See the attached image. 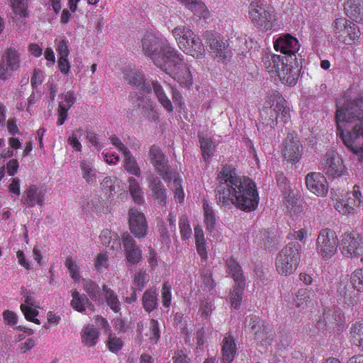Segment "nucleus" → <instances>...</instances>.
Here are the masks:
<instances>
[{"mask_svg":"<svg viewBox=\"0 0 363 363\" xmlns=\"http://www.w3.org/2000/svg\"><path fill=\"white\" fill-rule=\"evenodd\" d=\"M216 179L218 184L215 191L216 200L221 208L233 204L245 212L257 208L259 196L252 179L237 175L235 169L228 164L222 167Z\"/></svg>","mask_w":363,"mask_h":363,"instance_id":"nucleus-1","label":"nucleus"},{"mask_svg":"<svg viewBox=\"0 0 363 363\" xmlns=\"http://www.w3.org/2000/svg\"><path fill=\"white\" fill-rule=\"evenodd\" d=\"M337 135L344 145L363 160V97L348 101L335 112Z\"/></svg>","mask_w":363,"mask_h":363,"instance_id":"nucleus-2","label":"nucleus"},{"mask_svg":"<svg viewBox=\"0 0 363 363\" xmlns=\"http://www.w3.org/2000/svg\"><path fill=\"white\" fill-rule=\"evenodd\" d=\"M260 121L259 125H263L274 128L278 120L286 123L291 118L290 108L285 99L278 91H274L264 101L259 111ZM258 128H260L258 126Z\"/></svg>","mask_w":363,"mask_h":363,"instance_id":"nucleus-3","label":"nucleus"},{"mask_svg":"<svg viewBox=\"0 0 363 363\" xmlns=\"http://www.w3.org/2000/svg\"><path fill=\"white\" fill-rule=\"evenodd\" d=\"M266 71L272 77H278L280 81L288 86H292L298 78V67L294 66L283 57L274 53H266L262 57Z\"/></svg>","mask_w":363,"mask_h":363,"instance_id":"nucleus-4","label":"nucleus"},{"mask_svg":"<svg viewBox=\"0 0 363 363\" xmlns=\"http://www.w3.org/2000/svg\"><path fill=\"white\" fill-rule=\"evenodd\" d=\"M167 54H169V57L159 68L169 74L181 87L189 89L193 85V77L184 56L177 50H167Z\"/></svg>","mask_w":363,"mask_h":363,"instance_id":"nucleus-5","label":"nucleus"},{"mask_svg":"<svg viewBox=\"0 0 363 363\" xmlns=\"http://www.w3.org/2000/svg\"><path fill=\"white\" fill-rule=\"evenodd\" d=\"M251 23L262 31H269L277 25L279 15L273 6L263 0H253L248 6Z\"/></svg>","mask_w":363,"mask_h":363,"instance_id":"nucleus-6","label":"nucleus"},{"mask_svg":"<svg viewBox=\"0 0 363 363\" xmlns=\"http://www.w3.org/2000/svg\"><path fill=\"white\" fill-rule=\"evenodd\" d=\"M301 257L300 245L294 242H289L276 255L274 259L276 272L281 277H289L298 269Z\"/></svg>","mask_w":363,"mask_h":363,"instance_id":"nucleus-7","label":"nucleus"},{"mask_svg":"<svg viewBox=\"0 0 363 363\" xmlns=\"http://www.w3.org/2000/svg\"><path fill=\"white\" fill-rule=\"evenodd\" d=\"M141 47L143 54L149 57L157 67H160L169 57L167 50H177L152 31H147L143 35L141 39Z\"/></svg>","mask_w":363,"mask_h":363,"instance_id":"nucleus-8","label":"nucleus"},{"mask_svg":"<svg viewBox=\"0 0 363 363\" xmlns=\"http://www.w3.org/2000/svg\"><path fill=\"white\" fill-rule=\"evenodd\" d=\"M331 200L335 209L341 215L347 217L354 216L357 209L363 204V196L359 185H354L352 191H348L345 196L339 191L332 189Z\"/></svg>","mask_w":363,"mask_h":363,"instance_id":"nucleus-9","label":"nucleus"},{"mask_svg":"<svg viewBox=\"0 0 363 363\" xmlns=\"http://www.w3.org/2000/svg\"><path fill=\"white\" fill-rule=\"evenodd\" d=\"M203 38L209 47L210 53L213 58L223 64L230 62L233 52L228 39L214 30H206L203 33Z\"/></svg>","mask_w":363,"mask_h":363,"instance_id":"nucleus-10","label":"nucleus"},{"mask_svg":"<svg viewBox=\"0 0 363 363\" xmlns=\"http://www.w3.org/2000/svg\"><path fill=\"white\" fill-rule=\"evenodd\" d=\"M331 31L337 42L346 45H354L361 36L357 24L345 17L335 18L332 22Z\"/></svg>","mask_w":363,"mask_h":363,"instance_id":"nucleus-11","label":"nucleus"},{"mask_svg":"<svg viewBox=\"0 0 363 363\" xmlns=\"http://www.w3.org/2000/svg\"><path fill=\"white\" fill-rule=\"evenodd\" d=\"M340 244L337 233L332 228H324L318 232L315 241V250L320 259L327 261L337 252Z\"/></svg>","mask_w":363,"mask_h":363,"instance_id":"nucleus-12","label":"nucleus"},{"mask_svg":"<svg viewBox=\"0 0 363 363\" xmlns=\"http://www.w3.org/2000/svg\"><path fill=\"white\" fill-rule=\"evenodd\" d=\"M339 245L341 253L345 257H358L363 254V237L357 232L342 234Z\"/></svg>","mask_w":363,"mask_h":363,"instance_id":"nucleus-13","label":"nucleus"},{"mask_svg":"<svg viewBox=\"0 0 363 363\" xmlns=\"http://www.w3.org/2000/svg\"><path fill=\"white\" fill-rule=\"evenodd\" d=\"M281 154L285 161L292 164L298 163L303 155V145L294 131H290L283 141Z\"/></svg>","mask_w":363,"mask_h":363,"instance_id":"nucleus-14","label":"nucleus"},{"mask_svg":"<svg viewBox=\"0 0 363 363\" xmlns=\"http://www.w3.org/2000/svg\"><path fill=\"white\" fill-rule=\"evenodd\" d=\"M321 169L328 177L337 178L347 173L342 157L334 150L328 151L321 162Z\"/></svg>","mask_w":363,"mask_h":363,"instance_id":"nucleus-15","label":"nucleus"},{"mask_svg":"<svg viewBox=\"0 0 363 363\" xmlns=\"http://www.w3.org/2000/svg\"><path fill=\"white\" fill-rule=\"evenodd\" d=\"M150 162L155 170L167 182H169L173 178V173L167 163V159L160 147L157 145H152L148 152Z\"/></svg>","mask_w":363,"mask_h":363,"instance_id":"nucleus-16","label":"nucleus"},{"mask_svg":"<svg viewBox=\"0 0 363 363\" xmlns=\"http://www.w3.org/2000/svg\"><path fill=\"white\" fill-rule=\"evenodd\" d=\"M275 50L284 55L283 57L294 66H298L296 53L299 50L298 40L290 34L279 38L274 43Z\"/></svg>","mask_w":363,"mask_h":363,"instance_id":"nucleus-17","label":"nucleus"},{"mask_svg":"<svg viewBox=\"0 0 363 363\" xmlns=\"http://www.w3.org/2000/svg\"><path fill=\"white\" fill-rule=\"evenodd\" d=\"M307 189L318 197H325L328 192V183L325 177L320 172L308 173L305 178Z\"/></svg>","mask_w":363,"mask_h":363,"instance_id":"nucleus-18","label":"nucleus"},{"mask_svg":"<svg viewBox=\"0 0 363 363\" xmlns=\"http://www.w3.org/2000/svg\"><path fill=\"white\" fill-rule=\"evenodd\" d=\"M225 264L227 272L231 274L235 281L231 295H242L245 287V279L241 266L233 257L227 259Z\"/></svg>","mask_w":363,"mask_h":363,"instance_id":"nucleus-19","label":"nucleus"},{"mask_svg":"<svg viewBox=\"0 0 363 363\" xmlns=\"http://www.w3.org/2000/svg\"><path fill=\"white\" fill-rule=\"evenodd\" d=\"M128 223L130 232L135 237L141 238L146 235L147 224L143 213L131 208L128 211Z\"/></svg>","mask_w":363,"mask_h":363,"instance_id":"nucleus-20","label":"nucleus"},{"mask_svg":"<svg viewBox=\"0 0 363 363\" xmlns=\"http://www.w3.org/2000/svg\"><path fill=\"white\" fill-rule=\"evenodd\" d=\"M45 192L37 185H30L23 193L21 203L27 207L32 208L38 205L42 207L45 203Z\"/></svg>","mask_w":363,"mask_h":363,"instance_id":"nucleus-21","label":"nucleus"},{"mask_svg":"<svg viewBox=\"0 0 363 363\" xmlns=\"http://www.w3.org/2000/svg\"><path fill=\"white\" fill-rule=\"evenodd\" d=\"M122 242L127 261L132 264H137L140 262L142 259V251L136 245L135 240L128 233L123 234Z\"/></svg>","mask_w":363,"mask_h":363,"instance_id":"nucleus-22","label":"nucleus"},{"mask_svg":"<svg viewBox=\"0 0 363 363\" xmlns=\"http://www.w3.org/2000/svg\"><path fill=\"white\" fill-rule=\"evenodd\" d=\"M347 16L354 23L363 25V0H347L344 5Z\"/></svg>","mask_w":363,"mask_h":363,"instance_id":"nucleus-23","label":"nucleus"},{"mask_svg":"<svg viewBox=\"0 0 363 363\" xmlns=\"http://www.w3.org/2000/svg\"><path fill=\"white\" fill-rule=\"evenodd\" d=\"M21 52L19 49L13 47L7 48L1 57V63L9 71H17L21 67Z\"/></svg>","mask_w":363,"mask_h":363,"instance_id":"nucleus-24","label":"nucleus"},{"mask_svg":"<svg viewBox=\"0 0 363 363\" xmlns=\"http://www.w3.org/2000/svg\"><path fill=\"white\" fill-rule=\"evenodd\" d=\"M325 325L334 332H339L343 327L345 317L339 309L328 310L323 314Z\"/></svg>","mask_w":363,"mask_h":363,"instance_id":"nucleus-25","label":"nucleus"},{"mask_svg":"<svg viewBox=\"0 0 363 363\" xmlns=\"http://www.w3.org/2000/svg\"><path fill=\"white\" fill-rule=\"evenodd\" d=\"M150 188L155 202L162 206L166 205L167 192L159 178L151 176L149 179Z\"/></svg>","mask_w":363,"mask_h":363,"instance_id":"nucleus-26","label":"nucleus"},{"mask_svg":"<svg viewBox=\"0 0 363 363\" xmlns=\"http://www.w3.org/2000/svg\"><path fill=\"white\" fill-rule=\"evenodd\" d=\"M181 50L186 54L191 55L196 59H202L204 57L206 54V50L202 41L196 35L191 38L189 43L182 46Z\"/></svg>","mask_w":363,"mask_h":363,"instance_id":"nucleus-27","label":"nucleus"},{"mask_svg":"<svg viewBox=\"0 0 363 363\" xmlns=\"http://www.w3.org/2000/svg\"><path fill=\"white\" fill-rule=\"evenodd\" d=\"M80 336L84 345L94 347L99 341V331L94 325L87 324L82 328Z\"/></svg>","mask_w":363,"mask_h":363,"instance_id":"nucleus-28","label":"nucleus"},{"mask_svg":"<svg viewBox=\"0 0 363 363\" xmlns=\"http://www.w3.org/2000/svg\"><path fill=\"white\" fill-rule=\"evenodd\" d=\"M255 338L257 342V345L263 349L272 345L274 338V332L269 324H265L259 330L255 331Z\"/></svg>","mask_w":363,"mask_h":363,"instance_id":"nucleus-29","label":"nucleus"},{"mask_svg":"<svg viewBox=\"0 0 363 363\" xmlns=\"http://www.w3.org/2000/svg\"><path fill=\"white\" fill-rule=\"evenodd\" d=\"M38 307L33 296H26L24 303L21 304V310L26 320L38 325L40 323V320L35 317L38 314Z\"/></svg>","mask_w":363,"mask_h":363,"instance_id":"nucleus-30","label":"nucleus"},{"mask_svg":"<svg viewBox=\"0 0 363 363\" xmlns=\"http://www.w3.org/2000/svg\"><path fill=\"white\" fill-rule=\"evenodd\" d=\"M236 345L234 337L230 334H227L223 341L222 362L230 363L235 357Z\"/></svg>","mask_w":363,"mask_h":363,"instance_id":"nucleus-31","label":"nucleus"},{"mask_svg":"<svg viewBox=\"0 0 363 363\" xmlns=\"http://www.w3.org/2000/svg\"><path fill=\"white\" fill-rule=\"evenodd\" d=\"M172 34L180 49H182V46L189 43L191 38H193L196 35L189 26H179L174 28L172 30Z\"/></svg>","mask_w":363,"mask_h":363,"instance_id":"nucleus-32","label":"nucleus"},{"mask_svg":"<svg viewBox=\"0 0 363 363\" xmlns=\"http://www.w3.org/2000/svg\"><path fill=\"white\" fill-rule=\"evenodd\" d=\"M179 3L185 6L188 9L191 10L194 15L199 18H208L209 17V11L206 5L199 0H178Z\"/></svg>","mask_w":363,"mask_h":363,"instance_id":"nucleus-33","label":"nucleus"},{"mask_svg":"<svg viewBox=\"0 0 363 363\" xmlns=\"http://www.w3.org/2000/svg\"><path fill=\"white\" fill-rule=\"evenodd\" d=\"M194 238L197 253L202 261H207L208 252L206 247V239L200 225L194 227Z\"/></svg>","mask_w":363,"mask_h":363,"instance_id":"nucleus-34","label":"nucleus"},{"mask_svg":"<svg viewBox=\"0 0 363 363\" xmlns=\"http://www.w3.org/2000/svg\"><path fill=\"white\" fill-rule=\"evenodd\" d=\"M99 239L104 245L109 247L113 250L121 248V243L118 235L108 229H104L101 231Z\"/></svg>","mask_w":363,"mask_h":363,"instance_id":"nucleus-35","label":"nucleus"},{"mask_svg":"<svg viewBox=\"0 0 363 363\" xmlns=\"http://www.w3.org/2000/svg\"><path fill=\"white\" fill-rule=\"evenodd\" d=\"M80 169L82 178L86 182L93 186L96 184V170L90 161L83 160L80 161Z\"/></svg>","mask_w":363,"mask_h":363,"instance_id":"nucleus-36","label":"nucleus"},{"mask_svg":"<svg viewBox=\"0 0 363 363\" xmlns=\"http://www.w3.org/2000/svg\"><path fill=\"white\" fill-rule=\"evenodd\" d=\"M125 79L128 83L140 89H144L145 79L143 73L135 69H125L124 71Z\"/></svg>","mask_w":363,"mask_h":363,"instance_id":"nucleus-37","label":"nucleus"},{"mask_svg":"<svg viewBox=\"0 0 363 363\" xmlns=\"http://www.w3.org/2000/svg\"><path fill=\"white\" fill-rule=\"evenodd\" d=\"M203 209L206 228L208 232L212 233L215 230L216 223L215 211L211 205L206 200H204L203 202Z\"/></svg>","mask_w":363,"mask_h":363,"instance_id":"nucleus-38","label":"nucleus"},{"mask_svg":"<svg viewBox=\"0 0 363 363\" xmlns=\"http://www.w3.org/2000/svg\"><path fill=\"white\" fill-rule=\"evenodd\" d=\"M152 89L155 94L160 104L169 112L173 111V106L171 101L166 95L162 86L157 82H152Z\"/></svg>","mask_w":363,"mask_h":363,"instance_id":"nucleus-39","label":"nucleus"},{"mask_svg":"<svg viewBox=\"0 0 363 363\" xmlns=\"http://www.w3.org/2000/svg\"><path fill=\"white\" fill-rule=\"evenodd\" d=\"M71 305L79 312L93 311L94 306L87 296H73Z\"/></svg>","mask_w":363,"mask_h":363,"instance_id":"nucleus-40","label":"nucleus"},{"mask_svg":"<svg viewBox=\"0 0 363 363\" xmlns=\"http://www.w3.org/2000/svg\"><path fill=\"white\" fill-rule=\"evenodd\" d=\"M129 191L135 203L142 204L144 202L143 192L139 183L133 177L129 178Z\"/></svg>","mask_w":363,"mask_h":363,"instance_id":"nucleus-41","label":"nucleus"},{"mask_svg":"<svg viewBox=\"0 0 363 363\" xmlns=\"http://www.w3.org/2000/svg\"><path fill=\"white\" fill-rule=\"evenodd\" d=\"M199 142L202 152V156L205 161H208L213 155L214 143L211 138L199 135Z\"/></svg>","mask_w":363,"mask_h":363,"instance_id":"nucleus-42","label":"nucleus"},{"mask_svg":"<svg viewBox=\"0 0 363 363\" xmlns=\"http://www.w3.org/2000/svg\"><path fill=\"white\" fill-rule=\"evenodd\" d=\"M147 273L145 270H139L134 274L132 289L133 292L131 295H136L140 293L145 286V278Z\"/></svg>","mask_w":363,"mask_h":363,"instance_id":"nucleus-43","label":"nucleus"},{"mask_svg":"<svg viewBox=\"0 0 363 363\" xmlns=\"http://www.w3.org/2000/svg\"><path fill=\"white\" fill-rule=\"evenodd\" d=\"M123 156L125 159L124 167L125 170L133 175L139 177L140 175V169L130 152L129 151L128 155H123Z\"/></svg>","mask_w":363,"mask_h":363,"instance_id":"nucleus-44","label":"nucleus"},{"mask_svg":"<svg viewBox=\"0 0 363 363\" xmlns=\"http://www.w3.org/2000/svg\"><path fill=\"white\" fill-rule=\"evenodd\" d=\"M106 344V347L111 352L116 353L122 348L123 342L121 337L111 332L108 334Z\"/></svg>","mask_w":363,"mask_h":363,"instance_id":"nucleus-45","label":"nucleus"},{"mask_svg":"<svg viewBox=\"0 0 363 363\" xmlns=\"http://www.w3.org/2000/svg\"><path fill=\"white\" fill-rule=\"evenodd\" d=\"M179 227L182 240H189L192 235V230L186 216H182L179 218Z\"/></svg>","mask_w":363,"mask_h":363,"instance_id":"nucleus-46","label":"nucleus"},{"mask_svg":"<svg viewBox=\"0 0 363 363\" xmlns=\"http://www.w3.org/2000/svg\"><path fill=\"white\" fill-rule=\"evenodd\" d=\"M245 324L246 328L255 334V331L259 330L262 326H265L267 323L255 315H250L246 317Z\"/></svg>","mask_w":363,"mask_h":363,"instance_id":"nucleus-47","label":"nucleus"},{"mask_svg":"<svg viewBox=\"0 0 363 363\" xmlns=\"http://www.w3.org/2000/svg\"><path fill=\"white\" fill-rule=\"evenodd\" d=\"M351 283L354 289L363 292V269H357L351 274Z\"/></svg>","mask_w":363,"mask_h":363,"instance_id":"nucleus-48","label":"nucleus"},{"mask_svg":"<svg viewBox=\"0 0 363 363\" xmlns=\"http://www.w3.org/2000/svg\"><path fill=\"white\" fill-rule=\"evenodd\" d=\"M65 265L67 268L69 274L71 277L73 279V280L75 282H79V268L75 263L74 260L71 257H68L65 260Z\"/></svg>","mask_w":363,"mask_h":363,"instance_id":"nucleus-49","label":"nucleus"},{"mask_svg":"<svg viewBox=\"0 0 363 363\" xmlns=\"http://www.w3.org/2000/svg\"><path fill=\"white\" fill-rule=\"evenodd\" d=\"M28 0H13L11 3V7L13 12L21 17H27Z\"/></svg>","mask_w":363,"mask_h":363,"instance_id":"nucleus-50","label":"nucleus"},{"mask_svg":"<svg viewBox=\"0 0 363 363\" xmlns=\"http://www.w3.org/2000/svg\"><path fill=\"white\" fill-rule=\"evenodd\" d=\"M351 333L353 343L363 347V323L355 324Z\"/></svg>","mask_w":363,"mask_h":363,"instance_id":"nucleus-51","label":"nucleus"},{"mask_svg":"<svg viewBox=\"0 0 363 363\" xmlns=\"http://www.w3.org/2000/svg\"><path fill=\"white\" fill-rule=\"evenodd\" d=\"M147 335L149 336L150 343H157L160 337L159 324L157 320L154 319L150 320L149 333L147 334Z\"/></svg>","mask_w":363,"mask_h":363,"instance_id":"nucleus-52","label":"nucleus"},{"mask_svg":"<svg viewBox=\"0 0 363 363\" xmlns=\"http://www.w3.org/2000/svg\"><path fill=\"white\" fill-rule=\"evenodd\" d=\"M82 129L77 128L72 132L71 135L67 139V143L70 145L75 150L82 151V146L79 140V138L82 135Z\"/></svg>","mask_w":363,"mask_h":363,"instance_id":"nucleus-53","label":"nucleus"},{"mask_svg":"<svg viewBox=\"0 0 363 363\" xmlns=\"http://www.w3.org/2000/svg\"><path fill=\"white\" fill-rule=\"evenodd\" d=\"M116 182V177H106L103 179L102 182L101 183V187L102 190L105 191L106 194H108V196H111V195L113 194V192H115Z\"/></svg>","mask_w":363,"mask_h":363,"instance_id":"nucleus-54","label":"nucleus"},{"mask_svg":"<svg viewBox=\"0 0 363 363\" xmlns=\"http://www.w3.org/2000/svg\"><path fill=\"white\" fill-rule=\"evenodd\" d=\"M182 179L178 177H174V198L179 203H182L184 200V193L182 186Z\"/></svg>","mask_w":363,"mask_h":363,"instance_id":"nucleus-55","label":"nucleus"},{"mask_svg":"<svg viewBox=\"0 0 363 363\" xmlns=\"http://www.w3.org/2000/svg\"><path fill=\"white\" fill-rule=\"evenodd\" d=\"M94 266L96 270L101 271L108 267V257L106 253L101 252L98 254L95 260Z\"/></svg>","mask_w":363,"mask_h":363,"instance_id":"nucleus-56","label":"nucleus"},{"mask_svg":"<svg viewBox=\"0 0 363 363\" xmlns=\"http://www.w3.org/2000/svg\"><path fill=\"white\" fill-rule=\"evenodd\" d=\"M62 101L59 103V105H62L65 108L70 109L74 105L76 101L74 94L72 91H67L66 94L62 95Z\"/></svg>","mask_w":363,"mask_h":363,"instance_id":"nucleus-57","label":"nucleus"},{"mask_svg":"<svg viewBox=\"0 0 363 363\" xmlns=\"http://www.w3.org/2000/svg\"><path fill=\"white\" fill-rule=\"evenodd\" d=\"M96 325L103 330L104 333L108 334L112 332L108 320L102 316L96 315L94 317Z\"/></svg>","mask_w":363,"mask_h":363,"instance_id":"nucleus-58","label":"nucleus"},{"mask_svg":"<svg viewBox=\"0 0 363 363\" xmlns=\"http://www.w3.org/2000/svg\"><path fill=\"white\" fill-rule=\"evenodd\" d=\"M109 140L113 145L123 155H128L129 150L125 146L122 141L116 135H113L109 138Z\"/></svg>","mask_w":363,"mask_h":363,"instance_id":"nucleus-59","label":"nucleus"},{"mask_svg":"<svg viewBox=\"0 0 363 363\" xmlns=\"http://www.w3.org/2000/svg\"><path fill=\"white\" fill-rule=\"evenodd\" d=\"M56 50L59 57H68L69 50L68 49L67 41L65 39L60 40L57 43Z\"/></svg>","mask_w":363,"mask_h":363,"instance_id":"nucleus-60","label":"nucleus"},{"mask_svg":"<svg viewBox=\"0 0 363 363\" xmlns=\"http://www.w3.org/2000/svg\"><path fill=\"white\" fill-rule=\"evenodd\" d=\"M82 284L84 290L89 295H94L98 291L99 286L90 279H83Z\"/></svg>","mask_w":363,"mask_h":363,"instance_id":"nucleus-61","label":"nucleus"},{"mask_svg":"<svg viewBox=\"0 0 363 363\" xmlns=\"http://www.w3.org/2000/svg\"><path fill=\"white\" fill-rule=\"evenodd\" d=\"M147 259L151 269L154 270L158 266V261L156 252L152 247H149L148 248Z\"/></svg>","mask_w":363,"mask_h":363,"instance_id":"nucleus-62","label":"nucleus"},{"mask_svg":"<svg viewBox=\"0 0 363 363\" xmlns=\"http://www.w3.org/2000/svg\"><path fill=\"white\" fill-rule=\"evenodd\" d=\"M143 306L147 311H152L157 305L156 296H143Z\"/></svg>","mask_w":363,"mask_h":363,"instance_id":"nucleus-63","label":"nucleus"},{"mask_svg":"<svg viewBox=\"0 0 363 363\" xmlns=\"http://www.w3.org/2000/svg\"><path fill=\"white\" fill-rule=\"evenodd\" d=\"M58 67L62 73L65 74H68L70 69V64L68 57H59Z\"/></svg>","mask_w":363,"mask_h":363,"instance_id":"nucleus-64","label":"nucleus"}]
</instances>
